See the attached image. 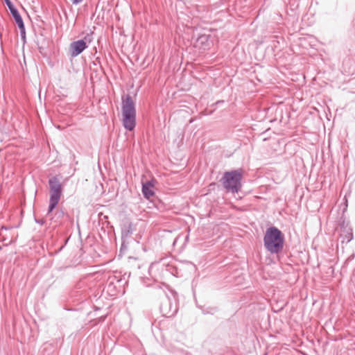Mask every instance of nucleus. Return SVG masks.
I'll return each instance as SVG.
<instances>
[{
	"label": "nucleus",
	"instance_id": "f257e3e1",
	"mask_svg": "<svg viewBox=\"0 0 355 355\" xmlns=\"http://www.w3.org/2000/svg\"><path fill=\"white\" fill-rule=\"evenodd\" d=\"M285 238L280 230L275 226L267 228L263 236V244L270 254H279L284 249Z\"/></svg>",
	"mask_w": 355,
	"mask_h": 355
},
{
	"label": "nucleus",
	"instance_id": "f03ea898",
	"mask_svg": "<svg viewBox=\"0 0 355 355\" xmlns=\"http://www.w3.org/2000/svg\"><path fill=\"white\" fill-rule=\"evenodd\" d=\"M122 122L124 128L132 131L136 126V107L132 96L128 94L122 96Z\"/></svg>",
	"mask_w": 355,
	"mask_h": 355
},
{
	"label": "nucleus",
	"instance_id": "7ed1b4c3",
	"mask_svg": "<svg viewBox=\"0 0 355 355\" xmlns=\"http://www.w3.org/2000/svg\"><path fill=\"white\" fill-rule=\"evenodd\" d=\"M243 173L241 169L232 170L224 173L220 182L223 187L232 193H238L242 187Z\"/></svg>",
	"mask_w": 355,
	"mask_h": 355
},
{
	"label": "nucleus",
	"instance_id": "20e7f679",
	"mask_svg": "<svg viewBox=\"0 0 355 355\" xmlns=\"http://www.w3.org/2000/svg\"><path fill=\"white\" fill-rule=\"evenodd\" d=\"M160 311L163 316L172 318L175 316L178 311V302L177 293L172 290H168L162 300Z\"/></svg>",
	"mask_w": 355,
	"mask_h": 355
},
{
	"label": "nucleus",
	"instance_id": "39448f33",
	"mask_svg": "<svg viewBox=\"0 0 355 355\" xmlns=\"http://www.w3.org/2000/svg\"><path fill=\"white\" fill-rule=\"evenodd\" d=\"M49 184L50 188V198L48 215L49 216L59 202L62 195V186L59 179L56 176L49 178Z\"/></svg>",
	"mask_w": 355,
	"mask_h": 355
},
{
	"label": "nucleus",
	"instance_id": "423d86ee",
	"mask_svg": "<svg viewBox=\"0 0 355 355\" xmlns=\"http://www.w3.org/2000/svg\"><path fill=\"white\" fill-rule=\"evenodd\" d=\"M93 34V32L87 33L83 39L71 43L69 51L71 57L75 58L79 55L88 47V44L91 43L94 39Z\"/></svg>",
	"mask_w": 355,
	"mask_h": 355
},
{
	"label": "nucleus",
	"instance_id": "0eeeda50",
	"mask_svg": "<svg viewBox=\"0 0 355 355\" xmlns=\"http://www.w3.org/2000/svg\"><path fill=\"white\" fill-rule=\"evenodd\" d=\"M135 230L132 223L126 221L121 225V240L122 245L125 243L126 240L133 234Z\"/></svg>",
	"mask_w": 355,
	"mask_h": 355
},
{
	"label": "nucleus",
	"instance_id": "6e6552de",
	"mask_svg": "<svg viewBox=\"0 0 355 355\" xmlns=\"http://www.w3.org/2000/svg\"><path fill=\"white\" fill-rule=\"evenodd\" d=\"M155 180H151L143 183L142 184V193L145 198L149 199L150 197L155 195L153 191Z\"/></svg>",
	"mask_w": 355,
	"mask_h": 355
},
{
	"label": "nucleus",
	"instance_id": "1a4fd4ad",
	"mask_svg": "<svg viewBox=\"0 0 355 355\" xmlns=\"http://www.w3.org/2000/svg\"><path fill=\"white\" fill-rule=\"evenodd\" d=\"M4 2L7 7L8 8L12 17L15 21V23H18L19 21L23 20L18 10L15 7V6L13 5L10 0H4Z\"/></svg>",
	"mask_w": 355,
	"mask_h": 355
},
{
	"label": "nucleus",
	"instance_id": "9d476101",
	"mask_svg": "<svg viewBox=\"0 0 355 355\" xmlns=\"http://www.w3.org/2000/svg\"><path fill=\"white\" fill-rule=\"evenodd\" d=\"M196 47H199L200 49H206L209 48V35H200L196 40L195 43Z\"/></svg>",
	"mask_w": 355,
	"mask_h": 355
},
{
	"label": "nucleus",
	"instance_id": "9b49d317",
	"mask_svg": "<svg viewBox=\"0 0 355 355\" xmlns=\"http://www.w3.org/2000/svg\"><path fill=\"white\" fill-rule=\"evenodd\" d=\"M46 216L50 218L51 220H54V222L58 223L61 220L64 216V211L60 209L55 211L54 216H53V211L50 214V215H48V213L46 214Z\"/></svg>",
	"mask_w": 355,
	"mask_h": 355
},
{
	"label": "nucleus",
	"instance_id": "f8f14e48",
	"mask_svg": "<svg viewBox=\"0 0 355 355\" xmlns=\"http://www.w3.org/2000/svg\"><path fill=\"white\" fill-rule=\"evenodd\" d=\"M16 24L18 26V28H19V29L20 31V36H21V37H24V36L26 35V28H25L24 21L21 20V21H19L18 23H16Z\"/></svg>",
	"mask_w": 355,
	"mask_h": 355
},
{
	"label": "nucleus",
	"instance_id": "ddd939ff",
	"mask_svg": "<svg viewBox=\"0 0 355 355\" xmlns=\"http://www.w3.org/2000/svg\"><path fill=\"white\" fill-rule=\"evenodd\" d=\"M165 270L172 275H177V268L171 264H166L165 266Z\"/></svg>",
	"mask_w": 355,
	"mask_h": 355
},
{
	"label": "nucleus",
	"instance_id": "4468645a",
	"mask_svg": "<svg viewBox=\"0 0 355 355\" xmlns=\"http://www.w3.org/2000/svg\"><path fill=\"white\" fill-rule=\"evenodd\" d=\"M216 311V309L214 308H211V311H205V310H202V313L204 314H207V313H211V314H214V311Z\"/></svg>",
	"mask_w": 355,
	"mask_h": 355
},
{
	"label": "nucleus",
	"instance_id": "2eb2a0df",
	"mask_svg": "<svg viewBox=\"0 0 355 355\" xmlns=\"http://www.w3.org/2000/svg\"><path fill=\"white\" fill-rule=\"evenodd\" d=\"M92 64H93V65H94V66L100 65V66L101 67V61H100V58H96V60H95V61H94V62H92Z\"/></svg>",
	"mask_w": 355,
	"mask_h": 355
},
{
	"label": "nucleus",
	"instance_id": "dca6fc26",
	"mask_svg": "<svg viewBox=\"0 0 355 355\" xmlns=\"http://www.w3.org/2000/svg\"><path fill=\"white\" fill-rule=\"evenodd\" d=\"M70 1L73 5H78V4H80V3H82L83 1V0H70Z\"/></svg>",
	"mask_w": 355,
	"mask_h": 355
},
{
	"label": "nucleus",
	"instance_id": "f3484780",
	"mask_svg": "<svg viewBox=\"0 0 355 355\" xmlns=\"http://www.w3.org/2000/svg\"><path fill=\"white\" fill-rule=\"evenodd\" d=\"M10 229H12V227L1 226V231L2 232L3 230H8Z\"/></svg>",
	"mask_w": 355,
	"mask_h": 355
},
{
	"label": "nucleus",
	"instance_id": "a211bd4d",
	"mask_svg": "<svg viewBox=\"0 0 355 355\" xmlns=\"http://www.w3.org/2000/svg\"><path fill=\"white\" fill-rule=\"evenodd\" d=\"M352 233H349L348 236V241H351L352 239Z\"/></svg>",
	"mask_w": 355,
	"mask_h": 355
},
{
	"label": "nucleus",
	"instance_id": "6ab92c4d",
	"mask_svg": "<svg viewBox=\"0 0 355 355\" xmlns=\"http://www.w3.org/2000/svg\"><path fill=\"white\" fill-rule=\"evenodd\" d=\"M21 40L23 41L24 44L26 43V35L24 37H21Z\"/></svg>",
	"mask_w": 355,
	"mask_h": 355
},
{
	"label": "nucleus",
	"instance_id": "aec40b11",
	"mask_svg": "<svg viewBox=\"0 0 355 355\" xmlns=\"http://www.w3.org/2000/svg\"><path fill=\"white\" fill-rule=\"evenodd\" d=\"M35 221H36L37 223L43 224L42 220H36Z\"/></svg>",
	"mask_w": 355,
	"mask_h": 355
},
{
	"label": "nucleus",
	"instance_id": "412c9836",
	"mask_svg": "<svg viewBox=\"0 0 355 355\" xmlns=\"http://www.w3.org/2000/svg\"><path fill=\"white\" fill-rule=\"evenodd\" d=\"M1 250V246H0V250Z\"/></svg>",
	"mask_w": 355,
	"mask_h": 355
}]
</instances>
